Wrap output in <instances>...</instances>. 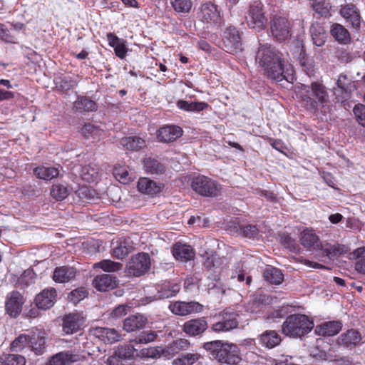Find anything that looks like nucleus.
Here are the masks:
<instances>
[{
    "label": "nucleus",
    "mask_w": 365,
    "mask_h": 365,
    "mask_svg": "<svg viewBox=\"0 0 365 365\" xmlns=\"http://www.w3.org/2000/svg\"><path fill=\"white\" fill-rule=\"evenodd\" d=\"M256 61L263 68L264 74L270 79L282 81L287 79L284 65L279 53L268 44H260L256 54Z\"/></svg>",
    "instance_id": "1"
},
{
    "label": "nucleus",
    "mask_w": 365,
    "mask_h": 365,
    "mask_svg": "<svg viewBox=\"0 0 365 365\" xmlns=\"http://www.w3.org/2000/svg\"><path fill=\"white\" fill-rule=\"evenodd\" d=\"M297 96L301 99L307 109L313 111L324 108L329 102V93L327 88L318 81L297 86Z\"/></svg>",
    "instance_id": "2"
},
{
    "label": "nucleus",
    "mask_w": 365,
    "mask_h": 365,
    "mask_svg": "<svg viewBox=\"0 0 365 365\" xmlns=\"http://www.w3.org/2000/svg\"><path fill=\"white\" fill-rule=\"evenodd\" d=\"M314 327L313 321L304 314L289 316L282 324V332L289 336L300 337Z\"/></svg>",
    "instance_id": "3"
},
{
    "label": "nucleus",
    "mask_w": 365,
    "mask_h": 365,
    "mask_svg": "<svg viewBox=\"0 0 365 365\" xmlns=\"http://www.w3.org/2000/svg\"><path fill=\"white\" fill-rule=\"evenodd\" d=\"M245 19L247 26L252 29L260 31L265 29L267 19L263 4L260 1H254L250 4Z\"/></svg>",
    "instance_id": "4"
},
{
    "label": "nucleus",
    "mask_w": 365,
    "mask_h": 365,
    "mask_svg": "<svg viewBox=\"0 0 365 365\" xmlns=\"http://www.w3.org/2000/svg\"><path fill=\"white\" fill-rule=\"evenodd\" d=\"M191 187L195 192L205 197H216L221 192L220 185L216 181L204 175L194 178Z\"/></svg>",
    "instance_id": "5"
},
{
    "label": "nucleus",
    "mask_w": 365,
    "mask_h": 365,
    "mask_svg": "<svg viewBox=\"0 0 365 365\" xmlns=\"http://www.w3.org/2000/svg\"><path fill=\"white\" fill-rule=\"evenodd\" d=\"M238 314L235 312L223 311L215 316L217 321L211 326L215 333L227 332L238 327Z\"/></svg>",
    "instance_id": "6"
},
{
    "label": "nucleus",
    "mask_w": 365,
    "mask_h": 365,
    "mask_svg": "<svg viewBox=\"0 0 365 365\" xmlns=\"http://www.w3.org/2000/svg\"><path fill=\"white\" fill-rule=\"evenodd\" d=\"M290 29V22L286 17L275 15L270 20L271 35L278 41H284L289 38Z\"/></svg>",
    "instance_id": "7"
},
{
    "label": "nucleus",
    "mask_w": 365,
    "mask_h": 365,
    "mask_svg": "<svg viewBox=\"0 0 365 365\" xmlns=\"http://www.w3.org/2000/svg\"><path fill=\"white\" fill-rule=\"evenodd\" d=\"M150 266V260L148 254L139 253L133 256L128 262L126 269L129 275L139 277L145 274Z\"/></svg>",
    "instance_id": "8"
},
{
    "label": "nucleus",
    "mask_w": 365,
    "mask_h": 365,
    "mask_svg": "<svg viewBox=\"0 0 365 365\" xmlns=\"http://www.w3.org/2000/svg\"><path fill=\"white\" fill-rule=\"evenodd\" d=\"M223 45L225 50L230 53H237L242 50L240 32L233 26L228 27L224 33Z\"/></svg>",
    "instance_id": "9"
},
{
    "label": "nucleus",
    "mask_w": 365,
    "mask_h": 365,
    "mask_svg": "<svg viewBox=\"0 0 365 365\" xmlns=\"http://www.w3.org/2000/svg\"><path fill=\"white\" fill-rule=\"evenodd\" d=\"M197 16L207 26L217 25L221 19L220 12L217 6L211 2H207L201 6Z\"/></svg>",
    "instance_id": "10"
},
{
    "label": "nucleus",
    "mask_w": 365,
    "mask_h": 365,
    "mask_svg": "<svg viewBox=\"0 0 365 365\" xmlns=\"http://www.w3.org/2000/svg\"><path fill=\"white\" fill-rule=\"evenodd\" d=\"M24 304V297L17 291H12L6 297L5 309L6 313L11 317H18Z\"/></svg>",
    "instance_id": "11"
},
{
    "label": "nucleus",
    "mask_w": 365,
    "mask_h": 365,
    "mask_svg": "<svg viewBox=\"0 0 365 365\" xmlns=\"http://www.w3.org/2000/svg\"><path fill=\"white\" fill-rule=\"evenodd\" d=\"M170 311L180 316H186L200 313L203 310V305L197 302H175L169 306Z\"/></svg>",
    "instance_id": "12"
},
{
    "label": "nucleus",
    "mask_w": 365,
    "mask_h": 365,
    "mask_svg": "<svg viewBox=\"0 0 365 365\" xmlns=\"http://www.w3.org/2000/svg\"><path fill=\"white\" fill-rule=\"evenodd\" d=\"M300 245L307 251L321 250L319 237L312 229H304L299 235Z\"/></svg>",
    "instance_id": "13"
},
{
    "label": "nucleus",
    "mask_w": 365,
    "mask_h": 365,
    "mask_svg": "<svg viewBox=\"0 0 365 365\" xmlns=\"http://www.w3.org/2000/svg\"><path fill=\"white\" fill-rule=\"evenodd\" d=\"M56 297L57 292L54 288H46L36 296L35 304L39 309H48L54 305Z\"/></svg>",
    "instance_id": "14"
},
{
    "label": "nucleus",
    "mask_w": 365,
    "mask_h": 365,
    "mask_svg": "<svg viewBox=\"0 0 365 365\" xmlns=\"http://www.w3.org/2000/svg\"><path fill=\"white\" fill-rule=\"evenodd\" d=\"M84 318L80 313H70L63 320V330L66 334H72L81 329Z\"/></svg>",
    "instance_id": "15"
},
{
    "label": "nucleus",
    "mask_w": 365,
    "mask_h": 365,
    "mask_svg": "<svg viewBox=\"0 0 365 365\" xmlns=\"http://www.w3.org/2000/svg\"><path fill=\"white\" fill-rule=\"evenodd\" d=\"M137 187L141 193L154 196L161 192L164 188V184L156 182L148 178H141L138 180Z\"/></svg>",
    "instance_id": "16"
},
{
    "label": "nucleus",
    "mask_w": 365,
    "mask_h": 365,
    "mask_svg": "<svg viewBox=\"0 0 365 365\" xmlns=\"http://www.w3.org/2000/svg\"><path fill=\"white\" fill-rule=\"evenodd\" d=\"M81 356L71 350L59 352L51 356L46 365H70L79 361Z\"/></svg>",
    "instance_id": "17"
},
{
    "label": "nucleus",
    "mask_w": 365,
    "mask_h": 365,
    "mask_svg": "<svg viewBox=\"0 0 365 365\" xmlns=\"http://www.w3.org/2000/svg\"><path fill=\"white\" fill-rule=\"evenodd\" d=\"M339 13L353 27L356 29L359 27L361 16L359 9L355 5L353 4H347L344 6H341Z\"/></svg>",
    "instance_id": "18"
},
{
    "label": "nucleus",
    "mask_w": 365,
    "mask_h": 365,
    "mask_svg": "<svg viewBox=\"0 0 365 365\" xmlns=\"http://www.w3.org/2000/svg\"><path fill=\"white\" fill-rule=\"evenodd\" d=\"M93 336L106 343H115L120 340L121 335L115 329L96 327L93 329Z\"/></svg>",
    "instance_id": "19"
},
{
    "label": "nucleus",
    "mask_w": 365,
    "mask_h": 365,
    "mask_svg": "<svg viewBox=\"0 0 365 365\" xmlns=\"http://www.w3.org/2000/svg\"><path fill=\"white\" fill-rule=\"evenodd\" d=\"M207 328V322L204 318L190 319L183 325V331L189 336L202 334Z\"/></svg>",
    "instance_id": "20"
},
{
    "label": "nucleus",
    "mask_w": 365,
    "mask_h": 365,
    "mask_svg": "<svg viewBox=\"0 0 365 365\" xmlns=\"http://www.w3.org/2000/svg\"><path fill=\"white\" fill-rule=\"evenodd\" d=\"M136 351L133 344H125L118 346L115 354L108 359L110 365H119V359H130Z\"/></svg>",
    "instance_id": "21"
},
{
    "label": "nucleus",
    "mask_w": 365,
    "mask_h": 365,
    "mask_svg": "<svg viewBox=\"0 0 365 365\" xmlns=\"http://www.w3.org/2000/svg\"><path fill=\"white\" fill-rule=\"evenodd\" d=\"M148 322L147 318L141 314H133L124 320L123 329L132 332L143 329Z\"/></svg>",
    "instance_id": "22"
},
{
    "label": "nucleus",
    "mask_w": 365,
    "mask_h": 365,
    "mask_svg": "<svg viewBox=\"0 0 365 365\" xmlns=\"http://www.w3.org/2000/svg\"><path fill=\"white\" fill-rule=\"evenodd\" d=\"M182 134L180 127L176 125H167L159 129L158 138L161 142L174 141Z\"/></svg>",
    "instance_id": "23"
},
{
    "label": "nucleus",
    "mask_w": 365,
    "mask_h": 365,
    "mask_svg": "<svg viewBox=\"0 0 365 365\" xmlns=\"http://www.w3.org/2000/svg\"><path fill=\"white\" fill-rule=\"evenodd\" d=\"M76 275V270L71 267H59L54 269L53 279L58 283H66L73 279Z\"/></svg>",
    "instance_id": "24"
},
{
    "label": "nucleus",
    "mask_w": 365,
    "mask_h": 365,
    "mask_svg": "<svg viewBox=\"0 0 365 365\" xmlns=\"http://www.w3.org/2000/svg\"><path fill=\"white\" fill-rule=\"evenodd\" d=\"M341 329V323L340 322L332 321L317 325L314 331L319 336H331L338 334Z\"/></svg>",
    "instance_id": "25"
},
{
    "label": "nucleus",
    "mask_w": 365,
    "mask_h": 365,
    "mask_svg": "<svg viewBox=\"0 0 365 365\" xmlns=\"http://www.w3.org/2000/svg\"><path fill=\"white\" fill-rule=\"evenodd\" d=\"M93 286L100 292H106L115 287V280L110 274H103L93 279Z\"/></svg>",
    "instance_id": "26"
},
{
    "label": "nucleus",
    "mask_w": 365,
    "mask_h": 365,
    "mask_svg": "<svg viewBox=\"0 0 365 365\" xmlns=\"http://www.w3.org/2000/svg\"><path fill=\"white\" fill-rule=\"evenodd\" d=\"M205 267L209 270H212L214 273L220 275L222 272V259L213 252H206L203 255Z\"/></svg>",
    "instance_id": "27"
},
{
    "label": "nucleus",
    "mask_w": 365,
    "mask_h": 365,
    "mask_svg": "<svg viewBox=\"0 0 365 365\" xmlns=\"http://www.w3.org/2000/svg\"><path fill=\"white\" fill-rule=\"evenodd\" d=\"M80 175L86 182H96L100 178V168L96 163H89L82 167Z\"/></svg>",
    "instance_id": "28"
},
{
    "label": "nucleus",
    "mask_w": 365,
    "mask_h": 365,
    "mask_svg": "<svg viewBox=\"0 0 365 365\" xmlns=\"http://www.w3.org/2000/svg\"><path fill=\"white\" fill-rule=\"evenodd\" d=\"M173 256L176 259L187 262L194 258L195 252L190 245L177 243L173 249Z\"/></svg>",
    "instance_id": "29"
},
{
    "label": "nucleus",
    "mask_w": 365,
    "mask_h": 365,
    "mask_svg": "<svg viewBox=\"0 0 365 365\" xmlns=\"http://www.w3.org/2000/svg\"><path fill=\"white\" fill-rule=\"evenodd\" d=\"M310 34L313 43L315 46L319 47L325 43L327 34L324 28L320 24H313L310 27Z\"/></svg>",
    "instance_id": "30"
},
{
    "label": "nucleus",
    "mask_w": 365,
    "mask_h": 365,
    "mask_svg": "<svg viewBox=\"0 0 365 365\" xmlns=\"http://www.w3.org/2000/svg\"><path fill=\"white\" fill-rule=\"evenodd\" d=\"M107 39L109 45L114 48L115 55L120 58H123L127 53L125 41L112 33L107 34Z\"/></svg>",
    "instance_id": "31"
},
{
    "label": "nucleus",
    "mask_w": 365,
    "mask_h": 365,
    "mask_svg": "<svg viewBox=\"0 0 365 365\" xmlns=\"http://www.w3.org/2000/svg\"><path fill=\"white\" fill-rule=\"evenodd\" d=\"M97 108L96 103L86 97H79L73 103V109L80 113L95 111Z\"/></svg>",
    "instance_id": "32"
},
{
    "label": "nucleus",
    "mask_w": 365,
    "mask_h": 365,
    "mask_svg": "<svg viewBox=\"0 0 365 365\" xmlns=\"http://www.w3.org/2000/svg\"><path fill=\"white\" fill-rule=\"evenodd\" d=\"M261 344L268 349H272L281 341L280 336L273 330L266 331L259 336Z\"/></svg>",
    "instance_id": "33"
},
{
    "label": "nucleus",
    "mask_w": 365,
    "mask_h": 365,
    "mask_svg": "<svg viewBox=\"0 0 365 365\" xmlns=\"http://www.w3.org/2000/svg\"><path fill=\"white\" fill-rule=\"evenodd\" d=\"M330 33L332 37L341 44H346L351 40L348 30L341 24H333L331 26Z\"/></svg>",
    "instance_id": "34"
},
{
    "label": "nucleus",
    "mask_w": 365,
    "mask_h": 365,
    "mask_svg": "<svg viewBox=\"0 0 365 365\" xmlns=\"http://www.w3.org/2000/svg\"><path fill=\"white\" fill-rule=\"evenodd\" d=\"M143 167L146 173L152 175H160L165 173V166L155 158H145L143 161Z\"/></svg>",
    "instance_id": "35"
},
{
    "label": "nucleus",
    "mask_w": 365,
    "mask_h": 365,
    "mask_svg": "<svg viewBox=\"0 0 365 365\" xmlns=\"http://www.w3.org/2000/svg\"><path fill=\"white\" fill-rule=\"evenodd\" d=\"M264 280L271 284H279L284 279V275L282 271L276 267H267L263 273Z\"/></svg>",
    "instance_id": "36"
},
{
    "label": "nucleus",
    "mask_w": 365,
    "mask_h": 365,
    "mask_svg": "<svg viewBox=\"0 0 365 365\" xmlns=\"http://www.w3.org/2000/svg\"><path fill=\"white\" fill-rule=\"evenodd\" d=\"M351 255L352 258L355 259V270L358 273L365 275V247L356 249Z\"/></svg>",
    "instance_id": "37"
},
{
    "label": "nucleus",
    "mask_w": 365,
    "mask_h": 365,
    "mask_svg": "<svg viewBox=\"0 0 365 365\" xmlns=\"http://www.w3.org/2000/svg\"><path fill=\"white\" fill-rule=\"evenodd\" d=\"M120 145L128 150H138L145 146V141L138 136H130L123 138L120 140Z\"/></svg>",
    "instance_id": "38"
},
{
    "label": "nucleus",
    "mask_w": 365,
    "mask_h": 365,
    "mask_svg": "<svg viewBox=\"0 0 365 365\" xmlns=\"http://www.w3.org/2000/svg\"><path fill=\"white\" fill-rule=\"evenodd\" d=\"M45 346V334L41 331L34 333L30 336L29 346L36 354H41Z\"/></svg>",
    "instance_id": "39"
},
{
    "label": "nucleus",
    "mask_w": 365,
    "mask_h": 365,
    "mask_svg": "<svg viewBox=\"0 0 365 365\" xmlns=\"http://www.w3.org/2000/svg\"><path fill=\"white\" fill-rule=\"evenodd\" d=\"M133 250L132 242L130 239L120 240L118 245L113 249V254L118 259L127 256Z\"/></svg>",
    "instance_id": "40"
},
{
    "label": "nucleus",
    "mask_w": 365,
    "mask_h": 365,
    "mask_svg": "<svg viewBox=\"0 0 365 365\" xmlns=\"http://www.w3.org/2000/svg\"><path fill=\"white\" fill-rule=\"evenodd\" d=\"M35 175L40 179L50 180L58 176L59 170L53 167H38L34 170Z\"/></svg>",
    "instance_id": "41"
},
{
    "label": "nucleus",
    "mask_w": 365,
    "mask_h": 365,
    "mask_svg": "<svg viewBox=\"0 0 365 365\" xmlns=\"http://www.w3.org/2000/svg\"><path fill=\"white\" fill-rule=\"evenodd\" d=\"M24 356L19 354H3L0 356V365H25Z\"/></svg>",
    "instance_id": "42"
},
{
    "label": "nucleus",
    "mask_w": 365,
    "mask_h": 365,
    "mask_svg": "<svg viewBox=\"0 0 365 365\" xmlns=\"http://www.w3.org/2000/svg\"><path fill=\"white\" fill-rule=\"evenodd\" d=\"M170 4L175 12L185 15L190 11L192 1V0H170Z\"/></svg>",
    "instance_id": "43"
},
{
    "label": "nucleus",
    "mask_w": 365,
    "mask_h": 365,
    "mask_svg": "<svg viewBox=\"0 0 365 365\" xmlns=\"http://www.w3.org/2000/svg\"><path fill=\"white\" fill-rule=\"evenodd\" d=\"M321 250L323 255L331 259L333 257H337L339 255L346 254L348 252V248L342 245H334L328 247H324L322 246Z\"/></svg>",
    "instance_id": "44"
},
{
    "label": "nucleus",
    "mask_w": 365,
    "mask_h": 365,
    "mask_svg": "<svg viewBox=\"0 0 365 365\" xmlns=\"http://www.w3.org/2000/svg\"><path fill=\"white\" fill-rule=\"evenodd\" d=\"M177 106L180 109L185 111H201L203 110L208 105L204 102H188L186 101H178Z\"/></svg>",
    "instance_id": "45"
},
{
    "label": "nucleus",
    "mask_w": 365,
    "mask_h": 365,
    "mask_svg": "<svg viewBox=\"0 0 365 365\" xmlns=\"http://www.w3.org/2000/svg\"><path fill=\"white\" fill-rule=\"evenodd\" d=\"M361 340L359 332L354 329L347 331L341 336V343L346 346L356 345Z\"/></svg>",
    "instance_id": "46"
},
{
    "label": "nucleus",
    "mask_w": 365,
    "mask_h": 365,
    "mask_svg": "<svg viewBox=\"0 0 365 365\" xmlns=\"http://www.w3.org/2000/svg\"><path fill=\"white\" fill-rule=\"evenodd\" d=\"M200 359L201 356L197 353H188L176 358L173 363L174 365H193Z\"/></svg>",
    "instance_id": "47"
},
{
    "label": "nucleus",
    "mask_w": 365,
    "mask_h": 365,
    "mask_svg": "<svg viewBox=\"0 0 365 365\" xmlns=\"http://www.w3.org/2000/svg\"><path fill=\"white\" fill-rule=\"evenodd\" d=\"M81 133L86 138H92L98 140L103 134V130L91 123L85 124L81 129Z\"/></svg>",
    "instance_id": "48"
},
{
    "label": "nucleus",
    "mask_w": 365,
    "mask_h": 365,
    "mask_svg": "<svg viewBox=\"0 0 365 365\" xmlns=\"http://www.w3.org/2000/svg\"><path fill=\"white\" fill-rule=\"evenodd\" d=\"M93 268H101L105 272H113L122 269L123 265L119 262H115L110 259H103L93 264Z\"/></svg>",
    "instance_id": "49"
},
{
    "label": "nucleus",
    "mask_w": 365,
    "mask_h": 365,
    "mask_svg": "<svg viewBox=\"0 0 365 365\" xmlns=\"http://www.w3.org/2000/svg\"><path fill=\"white\" fill-rule=\"evenodd\" d=\"M190 345L189 341L185 339H179L174 341L167 346V351L175 355L180 351L186 350Z\"/></svg>",
    "instance_id": "50"
},
{
    "label": "nucleus",
    "mask_w": 365,
    "mask_h": 365,
    "mask_svg": "<svg viewBox=\"0 0 365 365\" xmlns=\"http://www.w3.org/2000/svg\"><path fill=\"white\" fill-rule=\"evenodd\" d=\"M158 336V332L155 331H142L138 336L133 341L135 344H148L155 341Z\"/></svg>",
    "instance_id": "51"
},
{
    "label": "nucleus",
    "mask_w": 365,
    "mask_h": 365,
    "mask_svg": "<svg viewBox=\"0 0 365 365\" xmlns=\"http://www.w3.org/2000/svg\"><path fill=\"white\" fill-rule=\"evenodd\" d=\"M51 195L56 200H63L68 195V187L61 184L53 185L51 189Z\"/></svg>",
    "instance_id": "52"
},
{
    "label": "nucleus",
    "mask_w": 365,
    "mask_h": 365,
    "mask_svg": "<svg viewBox=\"0 0 365 365\" xmlns=\"http://www.w3.org/2000/svg\"><path fill=\"white\" fill-rule=\"evenodd\" d=\"M313 10L321 16H326L330 9V3L328 0H315L311 4Z\"/></svg>",
    "instance_id": "53"
},
{
    "label": "nucleus",
    "mask_w": 365,
    "mask_h": 365,
    "mask_svg": "<svg viewBox=\"0 0 365 365\" xmlns=\"http://www.w3.org/2000/svg\"><path fill=\"white\" fill-rule=\"evenodd\" d=\"M30 336L21 334L11 344V349L14 351H19L29 344Z\"/></svg>",
    "instance_id": "54"
},
{
    "label": "nucleus",
    "mask_w": 365,
    "mask_h": 365,
    "mask_svg": "<svg viewBox=\"0 0 365 365\" xmlns=\"http://www.w3.org/2000/svg\"><path fill=\"white\" fill-rule=\"evenodd\" d=\"M113 175L123 183H126L130 180L128 168L123 165L115 166L113 169Z\"/></svg>",
    "instance_id": "55"
},
{
    "label": "nucleus",
    "mask_w": 365,
    "mask_h": 365,
    "mask_svg": "<svg viewBox=\"0 0 365 365\" xmlns=\"http://www.w3.org/2000/svg\"><path fill=\"white\" fill-rule=\"evenodd\" d=\"M180 289L178 284H165L162 290L159 291L160 298H169L175 295Z\"/></svg>",
    "instance_id": "56"
},
{
    "label": "nucleus",
    "mask_w": 365,
    "mask_h": 365,
    "mask_svg": "<svg viewBox=\"0 0 365 365\" xmlns=\"http://www.w3.org/2000/svg\"><path fill=\"white\" fill-rule=\"evenodd\" d=\"M88 292L86 289L83 287H80L71 291L68 294V298L71 302L76 304L86 298Z\"/></svg>",
    "instance_id": "57"
},
{
    "label": "nucleus",
    "mask_w": 365,
    "mask_h": 365,
    "mask_svg": "<svg viewBox=\"0 0 365 365\" xmlns=\"http://www.w3.org/2000/svg\"><path fill=\"white\" fill-rule=\"evenodd\" d=\"M337 86L342 92L347 93L352 89L351 81L347 77L346 75L340 74L336 81Z\"/></svg>",
    "instance_id": "58"
},
{
    "label": "nucleus",
    "mask_w": 365,
    "mask_h": 365,
    "mask_svg": "<svg viewBox=\"0 0 365 365\" xmlns=\"http://www.w3.org/2000/svg\"><path fill=\"white\" fill-rule=\"evenodd\" d=\"M282 242L285 247L293 252H299L301 250L295 240L288 235H284L282 237Z\"/></svg>",
    "instance_id": "59"
},
{
    "label": "nucleus",
    "mask_w": 365,
    "mask_h": 365,
    "mask_svg": "<svg viewBox=\"0 0 365 365\" xmlns=\"http://www.w3.org/2000/svg\"><path fill=\"white\" fill-rule=\"evenodd\" d=\"M56 83L58 86L64 91L70 90L76 85V82L69 76H64L57 78Z\"/></svg>",
    "instance_id": "60"
},
{
    "label": "nucleus",
    "mask_w": 365,
    "mask_h": 365,
    "mask_svg": "<svg viewBox=\"0 0 365 365\" xmlns=\"http://www.w3.org/2000/svg\"><path fill=\"white\" fill-rule=\"evenodd\" d=\"M353 112L358 123L365 127V106L362 104L356 105Z\"/></svg>",
    "instance_id": "61"
},
{
    "label": "nucleus",
    "mask_w": 365,
    "mask_h": 365,
    "mask_svg": "<svg viewBox=\"0 0 365 365\" xmlns=\"http://www.w3.org/2000/svg\"><path fill=\"white\" fill-rule=\"evenodd\" d=\"M34 274L31 269L25 270L18 280L19 284L26 286L29 285L32 283Z\"/></svg>",
    "instance_id": "62"
},
{
    "label": "nucleus",
    "mask_w": 365,
    "mask_h": 365,
    "mask_svg": "<svg viewBox=\"0 0 365 365\" xmlns=\"http://www.w3.org/2000/svg\"><path fill=\"white\" fill-rule=\"evenodd\" d=\"M294 259L296 262L304 264V265L313 268V269H327V267L324 265H322L319 263L314 262L308 259H304L302 257H294Z\"/></svg>",
    "instance_id": "63"
},
{
    "label": "nucleus",
    "mask_w": 365,
    "mask_h": 365,
    "mask_svg": "<svg viewBox=\"0 0 365 365\" xmlns=\"http://www.w3.org/2000/svg\"><path fill=\"white\" fill-rule=\"evenodd\" d=\"M242 235L246 237H252L257 235L258 229L255 225H248L241 228Z\"/></svg>",
    "instance_id": "64"
}]
</instances>
